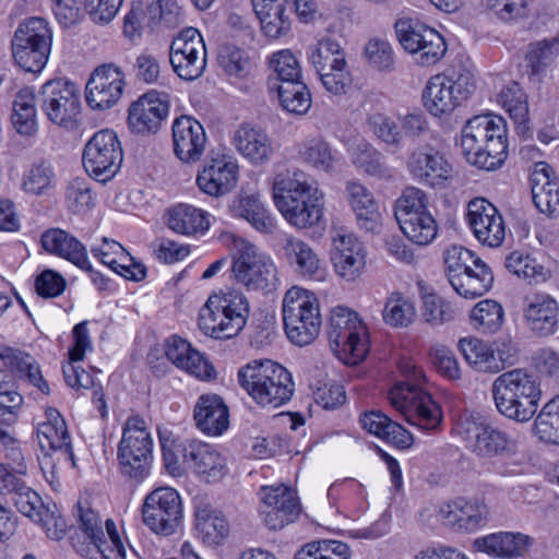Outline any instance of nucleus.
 Here are the masks:
<instances>
[{"mask_svg":"<svg viewBox=\"0 0 559 559\" xmlns=\"http://www.w3.org/2000/svg\"><path fill=\"white\" fill-rule=\"evenodd\" d=\"M154 441L146 421L138 416L129 417L118 443L117 460L121 474L136 483L151 472Z\"/></svg>","mask_w":559,"mask_h":559,"instance_id":"6e6552de","label":"nucleus"},{"mask_svg":"<svg viewBox=\"0 0 559 559\" xmlns=\"http://www.w3.org/2000/svg\"><path fill=\"white\" fill-rule=\"evenodd\" d=\"M277 94L282 107L290 114L304 115L311 107V95L302 81L280 84Z\"/></svg>","mask_w":559,"mask_h":559,"instance_id":"052dcab7","label":"nucleus"},{"mask_svg":"<svg viewBox=\"0 0 559 559\" xmlns=\"http://www.w3.org/2000/svg\"><path fill=\"white\" fill-rule=\"evenodd\" d=\"M0 359L12 371L19 373L20 377L26 378L27 381L41 393L49 394V385L43 378L39 365L33 356L23 350L4 345L3 355L0 356Z\"/></svg>","mask_w":559,"mask_h":559,"instance_id":"79ce46f5","label":"nucleus"},{"mask_svg":"<svg viewBox=\"0 0 559 559\" xmlns=\"http://www.w3.org/2000/svg\"><path fill=\"white\" fill-rule=\"evenodd\" d=\"M43 248L61 257L80 269H90V261L84 245L63 229L51 228L41 235Z\"/></svg>","mask_w":559,"mask_h":559,"instance_id":"7c9ffc66","label":"nucleus"},{"mask_svg":"<svg viewBox=\"0 0 559 559\" xmlns=\"http://www.w3.org/2000/svg\"><path fill=\"white\" fill-rule=\"evenodd\" d=\"M299 155L301 160L314 170L333 173L340 164V154L332 145L322 139L306 141Z\"/></svg>","mask_w":559,"mask_h":559,"instance_id":"a18cd8bd","label":"nucleus"},{"mask_svg":"<svg viewBox=\"0 0 559 559\" xmlns=\"http://www.w3.org/2000/svg\"><path fill=\"white\" fill-rule=\"evenodd\" d=\"M438 519L459 531L472 533L487 525L489 510L487 504L477 498H457L439 507Z\"/></svg>","mask_w":559,"mask_h":559,"instance_id":"4be33fe9","label":"nucleus"},{"mask_svg":"<svg viewBox=\"0 0 559 559\" xmlns=\"http://www.w3.org/2000/svg\"><path fill=\"white\" fill-rule=\"evenodd\" d=\"M76 519L79 530L86 540L72 537V546L82 557L88 559H121L126 557V548L111 519L105 521L106 533L99 514L81 502L78 503Z\"/></svg>","mask_w":559,"mask_h":559,"instance_id":"39448f33","label":"nucleus"},{"mask_svg":"<svg viewBox=\"0 0 559 559\" xmlns=\"http://www.w3.org/2000/svg\"><path fill=\"white\" fill-rule=\"evenodd\" d=\"M238 284L248 292L267 294L277 288L280 280L272 258L253 245H245L233 263Z\"/></svg>","mask_w":559,"mask_h":559,"instance_id":"9b49d317","label":"nucleus"},{"mask_svg":"<svg viewBox=\"0 0 559 559\" xmlns=\"http://www.w3.org/2000/svg\"><path fill=\"white\" fill-rule=\"evenodd\" d=\"M309 59L317 72L333 70L340 66H346V59L340 43L333 38H322L311 48Z\"/></svg>","mask_w":559,"mask_h":559,"instance_id":"13d9d810","label":"nucleus"},{"mask_svg":"<svg viewBox=\"0 0 559 559\" xmlns=\"http://www.w3.org/2000/svg\"><path fill=\"white\" fill-rule=\"evenodd\" d=\"M328 337L334 355L346 365L361 362L370 349L366 325L357 312L346 307L332 309Z\"/></svg>","mask_w":559,"mask_h":559,"instance_id":"0eeeda50","label":"nucleus"},{"mask_svg":"<svg viewBox=\"0 0 559 559\" xmlns=\"http://www.w3.org/2000/svg\"><path fill=\"white\" fill-rule=\"evenodd\" d=\"M559 56V38H546L528 45L525 60L532 74H539Z\"/></svg>","mask_w":559,"mask_h":559,"instance_id":"e2e57ef3","label":"nucleus"},{"mask_svg":"<svg viewBox=\"0 0 559 559\" xmlns=\"http://www.w3.org/2000/svg\"><path fill=\"white\" fill-rule=\"evenodd\" d=\"M52 31L43 17H29L22 22L11 40L15 62L27 72H40L49 58Z\"/></svg>","mask_w":559,"mask_h":559,"instance_id":"9d476101","label":"nucleus"},{"mask_svg":"<svg viewBox=\"0 0 559 559\" xmlns=\"http://www.w3.org/2000/svg\"><path fill=\"white\" fill-rule=\"evenodd\" d=\"M331 261L335 273L346 282L358 278L366 265V250L354 235H338L333 239Z\"/></svg>","mask_w":559,"mask_h":559,"instance_id":"b1692460","label":"nucleus"},{"mask_svg":"<svg viewBox=\"0 0 559 559\" xmlns=\"http://www.w3.org/2000/svg\"><path fill=\"white\" fill-rule=\"evenodd\" d=\"M12 123L23 135H33L37 131L35 92L32 87L21 88L13 102Z\"/></svg>","mask_w":559,"mask_h":559,"instance_id":"de8ad7c7","label":"nucleus"},{"mask_svg":"<svg viewBox=\"0 0 559 559\" xmlns=\"http://www.w3.org/2000/svg\"><path fill=\"white\" fill-rule=\"evenodd\" d=\"M467 222L476 239L488 247H499L506 236L504 222L497 207L483 198L469 201Z\"/></svg>","mask_w":559,"mask_h":559,"instance_id":"6ab92c4d","label":"nucleus"},{"mask_svg":"<svg viewBox=\"0 0 559 559\" xmlns=\"http://www.w3.org/2000/svg\"><path fill=\"white\" fill-rule=\"evenodd\" d=\"M407 170L419 183L443 187L452 178L453 168L444 155L429 144L419 145L407 159Z\"/></svg>","mask_w":559,"mask_h":559,"instance_id":"f3484780","label":"nucleus"},{"mask_svg":"<svg viewBox=\"0 0 559 559\" xmlns=\"http://www.w3.org/2000/svg\"><path fill=\"white\" fill-rule=\"evenodd\" d=\"M532 198L537 210L548 217L559 215V180L545 162H536L530 176Z\"/></svg>","mask_w":559,"mask_h":559,"instance_id":"bb28decb","label":"nucleus"},{"mask_svg":"<svg viewBox=\"0 0 559 559\" xmlns=\"http://www.w3.org/2000/svg\"><path fill=\"white\" fill-rule=\"evenodd\" d=\"M417 312L414 301L401 293L389 295L382 310V319L392 328H407L416 319Z\"/></svg>","mask_w":559,"mask_h":559,"instance_id":"864d4df0","label":"nucleus"},{"mask_svg":"<svg viewBox=\"0 0 559 559\" xmlns=\"http://www.w3.org/2000/svg\"><path fill=\"white\" fill-rule=\"evenodd\" d=\"M46 420L38 424L37 439L43 451L48 449V454L57 455L58 461L71 463L74 466V453L71 438L61 414L52 407L46 409Z\"/></svg>","mask_w":559,"mask_h":559,"instance_id":"5701e85b","label":"nucleus"},{"mask_svg":"<svg viewBox=\"0 0 559 559\" xmlns=\"http://www.w3.org/2000/svg\"><path fill=\"white\" fill-rule=\"evenodd\" d=\"M534 428L540 440L559 444V395L542 408L535 419Z\"/></svg>","mask_w":559,"mask_h":559,"instance_id":"69168bd1","label":"nucleus"},{"mask_svg":"<svg viewBox=\"0 0 559 559\" xmlns=\"http://www.w3.org/2000/svg\"><path fill=\"white\" fill-rule=\"evenodd\" d=\"M514 445V440L506 431L487 424L478 439L469 444V450L480 457H492L512 452Z\"/></svg>","mask_w":559,"mask_h":559,"instance_id":"09e8293b","label":"nucleus"},{"mask_svg":"<svg viewBox=\"0 0 559 559\" xmlns=\"http://www.w3.org/2000/svg\"><path fill=\"white\" fill-rule=\"evenodd\" d=\"M169 61L175 73L182 80L200 78L206 67V48L199 31L182 29L171 41Z\"/></svg>","mask_w":559,"mask_h":559,"instance_id":"4468645a","label":"nucleus"},{"mask_svg":"<svg viewBox=\"0 0 559 559\" xmlns=\"http://www.w3.org/2000/svg\"><path fill=\"white\" fill-rule=\"evenodd\" d=\"M419 46L420 48L414 55V60L424 67L436 64L447 52L445 39L432 27L423 35Z\"/></svg>","mask_w":559,"mask_h":559,"instance_id":"774afa93","label":"nucleus"},{"mask_svg":"<svg viewBox=\"0 0 559 559\" xmlns=\"http://www.w3.org/2000/svg\"><path fill=\"white\" fill-rule=\"evenodd\" d=\"M169 112L167 95L150 91L133 102L128 111L129 128L133 133H155Z\"/></svg>","mask_w":559,"mask_h":559,"instance_id":"aec40b11","label":"nucleus"},{"mask_svg":"<svg viewBox=\"0 0 559 559\" xmlns=\"http://www.w3.org/2000/svg\"><path fill=\"white\" fill-rule=\"evenodd\" d=\"M165 356L177 368L198 379L210 380L215 377V369L205 356L177 335L165 342Z\"/></svg>","mask_w":559,"mask_h":559,"instance_id":"cd10ccee","label":"nucleus"},{"mask_svg":"<svg viewBox=\"0 0 559 559\" xmlns=\"http://www.w3.org/2000/svg\"><path fill=\"white\" fill-rule=\"evenodd\" d=\"M319 189L312 178L301 169L286 168L275 174L272 183V197L277 209L293 204L294 200L309 198L308 194Z\"/></svg>","mask_w":559,"mask_h":559,"instance_id":"c85d7f7f","label":"nucleus"},{"mask_svg":"<svg viewBox=\"0 0 559 559\" xmlns=\"http://www.w3.org/2000/svg\"><path fill=\"white\" fill-rule=\"evenodd\" d=\"M236 150L253 164H262L270 159L272 145L267 135L260 129L248 124L240 126L234 136Z\"/></svg>","mask_w":559,"mask_h":559,"instance_id":"4c0bfd02","label":"nucleus"},{"mask_svg":"<svg viewBox=\"0 0 559 559\" xmlns=\"http://www.w3.org/2000/svg\"><path fill=\"white\" fill-rule=\"evenodd\" d=\"M238 383L259 405L277 408L290 401L295 383L290 372L270 360H253L238 370Z\"/></svg>","mask_w":559,"mask_h":559,"instance_id":"f03ea898","label":"nucleus"},{"mask_svg":"<svg viewBox=\"0 0 559 559\" xmlns=\"http://www.w3.org/2000/svg\"><path fill=\"white\" fill-rule=\"evenodd\" d=\"M399 226L406 238L419 246L430 243L438 233L437 222L430 212L405 217L399 222Z\"/></svg>","mask_w":559,"mask_h":559,"instance_id":"6e6d98bb","label":"nucleus"},{"mask_svg":"<svg viewBox=\"0 0 559 559\" xmlns=\"http://www.w3.org/2000/svg\"><path fill=\"white\" fill-rule=\"evenodd\" d=\"M195 426L207 436H221L229 427V411L216 394L201 395L193 409Z\"/></svg>","mask_w":559,"mask_h":559,"instance_id":"c756f323","label":"nucleus"},{"mask_svg":"<svg viewBox=\"0 0 559 559\" xmlns=\"http://www.w3.org/2000/svg\"><path fill=\"white\" fill-rule=\"evenodd\" d=\"M353 164L369 176L379 179L392 177L391 168L385 164L384 156L370 143L361 141L350 148Z\"/></svg>","mask_w":559,"mask_h":559,"instance_id":"8fccbe9b","label":"nucleus"},{"mask_svg":"<svg viewBox=\"0 0 559 559\" xmlns=\"http://www.w3.org/2000/svg\"><path fill=\"white\" fill-rule=\"evenodd\" d=\"M460 145L471 165L486 170L500 167L508 156L504 119L499 116L468 119L462 129Z\"/></svg>","mask_w":559,"mask_h":559,"instance_id":"f257e3e1","label":"nucleus"},{"mask_svg":"<svg viewBox=\"0 0 559 559\" xmlns=\"http://www.w3.org/2000/svg\"><path fill=\"white\" fill-rule=\"evenodd\" d=\"M95 194L84 178L72 179L66 189V205L73 214H85L95 206Z\"/></svg>","mask_w":559,"mask_h":559,"instance_id":"0e129e2a","label":"nucleus"},{"mask_svg":"<svg viewBox=\"0 0 559 559\" xmlns=\"http://www.w3.org/2000/svg\"><path fill=\"white\" fill-rule=\"evenodd\" d=\"M308 197L296 199L293 204H283L277 209L292 226L299 229L317 225L323 215V193L317 189Z\"/></svg>","mask_w":559,"mask_h":559,"instance_id":"473e14b6","label":"nucleus"},{"mask_svg":"<svg viewBox=\"0 0 559 559\" xmlns=\"http://www.w3.org/2000/svg\"><path fill=\"white\" fill-rule=\"evenodd\" d=\"M168 227L177 234H204L210 227L209 214L188 204H178L168 212Z\"/></svg>","mask_w":559,"mask_h":559,"instance_id":"37998d69","label":"nucleus"},{"mask_svg":"<svg viewBox=\"0 0 559 559\" xmlns=\"http://www.w3.org/2000/svg\"><path fill=\"white\" fill-rule=\"evenodd\" d=\"M250 314L247 297L237 290L213 293L199 312V328L215 340L237 336L246 326Z\"/></svg>","mask_w":559,"mask_h":559,"instance_id":"7ed1b4c3","label":"nucleus"},{"mask_svg":"<svg viewBox=\"0 0 559 559\" xmlns=\"http://www.w3.org/2000/svg\"><path fill=\"white\" fill-rule=\"evenodd\" d=\"M195 527L209 545L222 544L229 534V524L224 514L207 506L197 510Z\"/></svg>","mask_w":559,"mask_h":559,"instance_id":"49530a36","label":"nucleus"},{"mask_svg":"<svg viewBox=\"0 0 559 559\" xmlns=\"http://www.w3.org/2000/svg\"><path fill=\"white\" fill-rule=\"evenodd\" d=\"M286 261L295 272L304 277L319 278L321 275V261L313 249L299 238L289 236L283 245Z\"/></svg>","mask_w":559,"mask_h":559,"instance_id":"ea45409f","label":"nucleus"},{"mask_svg":"<svg viewBox=\"0 0 559 559\" xmlns=\"http://www.w3.org/2000/svg\"><path fill=\"white\" fill-rule=\"evenodd\" d=\"M452 88L454 83L448 75L438 74L430 78L423 92L426 110L435 117L451 114L461 104Z\"/></svg>","mask_w":559,"mask_h":559,"instance_id":"2f4dec72","label":"nucleus"},{"mask_svg":"<svg viewBox=\"0 0 559 559\" xmlns=\"http://www.w3.org/2000/svg\"><path fill=\"white\" fill-rule=\"evenodd\" d=\"M535 0H483L484 7L502 23H516L528 16Z\"/></svg>","mask_w":559,"mask_h":559,"instance_id":"680f3d73","label":"nucleus"},{"mask_svg":"<svg viewBox=\"0 0 559 559\" xmlns=\"http://www.w3.org/2000/svg\"><path fill=\"white\" fill-rule=\"evenodd\" d=\"M413 369V378L417 383H396L389 392V401L411 425L433 431L441 426L442 411L432 396L419 385L424 378L423 371L415 367Z\"/></svg>","mask_w":559,"mask_h":559,"instance_id":"1a4fd4ad","label":"nucleus"},{"mask_svg":"<svg viewBox=\"0 0 559 559\" xmlns=\"http://www.w3.org/2000/svg\"><path fill=\"white\" fill-rule=\"evenodd\" d=\"M142 518L144 524L156 534L168 536L176 533L182 520L179 493L170 487L155 489L144 500Z\"/></svg>","mask_w":559,"mask_h":559,"instance_id":"ddd939ff","label":"nucleus"},{"mask_svg":"<svg viewBox=\"0 0 559 559\" xmlns=\"http://www.w3.org/2000/svg\"><path fill=\"white\" fill-rule=\"evenodd\" d=\"M282 314L288 340L297 346L311 344L321 329L319 300L312 292L294 286L283 298Z\"/></svg>","mask_w":559,"mask_h":559,"instance_id":"423d86ee","label":"nucleus"},{"mask_svg":"<svg viewBox=\"0 0 559 559\" xmlns=\"http://www.w3.org/2000/svg\"><path fill=\"white\" fill-rule=\"evenodd\" d=\"M163 460L165 467L173 476H179L183 472L182 465H188L191 448L195 439H180L171 436L159 435Z\"/></svg>","mask_w":559,"mask_h":559,"instance_id":"3c124183","label":"nucleus"},{"mask_svg":"<svg viewBox=\"0 0 559 559\" xmlns=\"http://www.w3.org/2000/svg\"><path fill=\"white\" fill-rule=\"evenodd\" d=\"M459 348L465 360L478 371L495 373L503 369L504 358H497L495 349L479 338H463Z\"/></svg>","mask_w":559,"mask_h":559,"instance_id":"c03bdc74","label":"nucleus"},{"mask_svg":"<svg viewBox=\"0 0 559 559\" xmlns=\"http://www.w3.org/2000/svg\"><path fill=\"white\" fill-rule=\"evenodd\" d=\"M428 198L425 191L416 187H407L395 201L394 216L396 222L405 217L417 216L419 213H429Z\"/></svg>","mask_w":559,"mask_h":559,"instance_id":"338daca9","label":"nucleus"},{"mask_svg":"<svg viewBox=\"0 0 559 559\" xmlns=\"http://www.w3.org/2000/svg\"><path fill=\"white\" fill-rule=\"evenodd\" d=\"M540 393L536 378L523 369L507 371L492 384L499 413L520 423L528 421L535 415Z\"/></svg>","mask_w":559,"mask_h":559,"instance_id":"20e7f679","label":"nucleus"},{"mask_svg":"<svg viewBox=\"0 0 559 559\" xmlns=\"http://www.w3.org/2000/svg\"><path fill=\"white\" fill-rule=\"evenodd\" d=\"M523 319L533 335L552 336L559 332V302L546 293L526 295L523 299Z\"/></svg>","mask_w":559,"mask_h":559,"instance_id":"a211bd4d","label":"nucleus"},{"mask_svg":"<svg viewBox=\"0 0 559 559\" xmlns=\"http://www.w3.org/2000/svg\"><path fill=\"white\" fill-rule=\"evenodd\" d=\"M11 496L19 512L40 524L49 538L53 540L63 538L66 533L64 523L48 512L40 496L26 483Z\"/></svg>","mask_w":559,"mask_h":559,"instance_id":"a878e982","label":"nucleus"},{"mask_svg":"<svg viewBox=\"0 0 559 559\" xmlns=\"http://www.w3.org/2000/svg\"><path fill=\"white\" fill-rule=\"evenodd\" d=\"M234 215L246 219L257 231L273 234L277 227L276 218L261 201L259 195L240 197L233 204Z\"/></svg>","mask_w":559,"mask_h":559,"instance_id":"58836bf2","label":"nucleus"},{"mask_svg":"<svg viewBox=\"0 0 559 559\" xmlns=\"http://www.w3.org/2000/svg\"><path fill=\"white\" fill-rule=\"evenodd\" d=\"M497 102L518 124H525L528 119L527 96L516 82L504 85L497 96Z\"/></svg>","mask_w":559,"mask_h":559,"instance_id":"4d7b16f0","label":"nucleus"},{"mask_svg":"<svg viewBox=\"0 0 559 559\" xmlns=\"http://www.w3.org/2000/svg\"><path fill=\"white\" fill-rule=\"evenodd\" d=\"M493 275L488 265H476L472 275L456 277L451 286L462 297L474 299L485 295L492 286Z\"/></svg>","mask_w":559,"mask_h":559,"instance_id":"5fc2aeb1","label":"nucleus"},{"mask_svg":"<svg viewBox=\"0 0 559 559\" xmlns=\"http://www.w3.org/2000/svg\"><path fill=\"white\" fill-rule=\"evenodd\" d=\"M39 97L41 110L58 126H71L80 112V95L73 83L61 79L48 81L41 86Z\"/></svg>","mask_w":559,"mask_h":559,"instance_id":"2eb2a0df","label":"nucleus"},{"mask_svg":"<svg viewBox=\"0 0 559 559\" xmlns=\"http://www.w3.org/2000/svg\"><path fill=\"white\" fill-rule=\"evenodd\" d=\"M263 34L271 39L286 36L292 29V21L286 14L284 0L264 2L253 5Z\"/></svg>","mask_w":559,"mask_h":559,"instance_id":"a19ab883","label":"nucleus"},{"mask_svg":"<svg viewBox=\"0 0 559 559\" xmlns=\"http://www.w3.org/2000/svg\"><path fill=\"white\" fill-rule=\"evenodd\" d=\"M0 452L3 456L0 464L12 468L17 474L28 473L29 460L26 450L22 447V442L2 425L0 427Z\"/></svg>","mask_w":559,"mask_h":559,"instance_id":"bf43d9fd","label":"nucleus"},{"mask_svg":"<svg viewBox=\"0 0 559 559\" xmlns=\"http://www.w3.org/2000/svg\"><path fill=\"white\" fill-rule=\"evenodd\" d=\"M360 423L369 433L400 449H407L413 444V436L380 411L366 413Z\"/></svg>","mask_w":559,"mask_h":559,"instance_id":"c9c22d12","label":"nucleus"},{"mask_svg":"<svg viewBox=\"0 0 559 559\" xmlns=\"http://www.w3.org/2000/svg\"><path fill=\"white\" fill-rule=\"evenodd\" d=\"M126 81L121 69L112 63L97 67L85 86L87 105L97 110L114 107L121 98Z\"/></svg>","mask_w":559,"mask_h":559,"instance_id":"dca6fc26","label":"nucleus"},{"mask_svg":"<svg viewBox=\"0 0 559 559\" xmlns=\"http://www.w3.org/2000/svg\"><path fill=\"white\" fill-rule=\"evenodd\" d=\"M469 319L474 329L479 333L493 334L503 325L504 310L498 301L484 299L473 307Z\"/></svg>","mask_w":559,"mask_h":559,"instance_id":"603ef678","label":"nucleus"},{"mask_svg":"<svg viewBox=\"0 0 559 559\" xmlns=\"http://www.w3.org/2000/svg\"><path fill=\"white\" fill-rule=\"evenodd\" d=\"M123 159L120 141L112 130L96 132L85 144L82 163L95 180L106 182L120 169Z\"/></svg>","mask_w":559,"mask_h":559,"instance_id":"f8f14e48","label":"nucleus"},{"mask_svg":"<svg viewBox=\"0 0 559 559\" xmlns=\"http://www.w3.org/2000/svg\"><path fill=\"white\" fill-rule=\"evenodd\" d=\"M238 180V165L228 155L218 154L205 162L197 176L199 189L211 197L219 198L230 192Z\"/></svg>","mask_w":559,"mask_h":559,"instance_id":"412c9836","label":"nucleus"},{"mask_svg":"<svg viewBox=\"0 0 559 559\" xmlns=\"http://www.w3.org/2000/svg\"><path fill=\"white\" fill-rule=\"evenodd\" d=\"M189 454L187 467L191 468L201 479L207 483L215 481L226 473L225 459L213 445L194 440Z\"/></svg>","mask_w":559,"mask_h":559,"instance_id":"f704fd0d","label":"nucleus"},{"mask_svg":"<svg viewBox=\"0 0 559 559\" xmlns=\"http://www.w3.org/2000/svg\"><path fill=\"white\" fill-rule=\"evenodd\" d=\"M346 191L359 227L376 233L380 227V212L372 193L358 182H348Z\"/></svg>","mask_w":559,"mask_h":559,"instance_id":"e433bc0d","label":"nucleus"},{"mask_svg":"<svg viewBox=\"0 0 559 559\" xmlns=\"http://www.w3.org/2000/svg\"><path fill=\"white\" fill-rule=\"evenodd\" d=\"M528 537L521 533L498 532L476 538L473 548L495 558H511L522 555Z\"/></svg>","mask_w":559,"mask_h":559,"instance_id":"72a5a7b5","label":"nucleus"},{"mask_svg":"<svg viewBox=\"0 0 559 559\" xmlns=\"http://www.w3.org/2000/svg\"><path fill=\"white\" fill-rule=\"evenodd\" d=\"M206 141L203 126L194 118L181 116L174 121V152L181 162H199L205 151Z\"/></svg>","mask_w":559,"mask_h":559,"instance_id":"393cba45","label":"nucleus"}]
</instances>
